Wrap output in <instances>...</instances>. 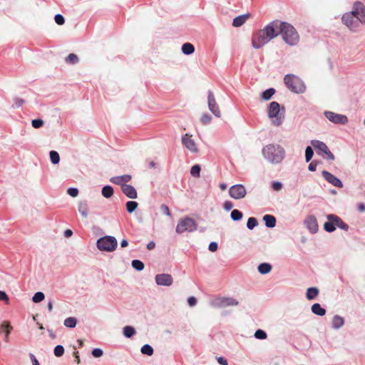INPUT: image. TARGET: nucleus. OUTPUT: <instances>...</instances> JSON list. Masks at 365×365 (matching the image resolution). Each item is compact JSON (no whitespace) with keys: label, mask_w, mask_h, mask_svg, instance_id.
Masks as SVG:
<instances>
[{"label":"nucleus","mask_w":365,"mask_h":365,"mask_svg":"<svg viewBox=\"0 0 365 365\" xmlns=\"http://www.w3.org/2000/svg\"><path fill=\"white\" fill-rule=\"evenodd\" d=\"M207 103H208V106H209L210 111H212V113H214V115L215 116H218V118H219V116L221 115V110H220V109L218 106V104L216 101L215 94H213V93H212V91L208 92Z\"/></svg>","instance_id":"nucleus-12"},{"label":"nucleus","mask_w":365,"mask_h":365,"mask_svg":"<svg viewBox=\"0 0 365 365\" xmlns=\"http://www.w3.org/2000/svg\"><path fill=\"white\" fill-rule=\"evenodd\" d=\"M113 187H112L111 185H105L103 187L102 195L106 197V198H109V197L113 196Z\"/></svg>","instance_id":"nucleus-31"},{"label":"nucleus","mask_w":365,"mask_h":365,"mask_svg":"<svg viewBox=\"0 0 365 365\" xmlns=\"http://www.w3.org/2000/svg\"><path fill=\"white\" fill-rule=\"evenodd\" d=\"M217 361L220 364H222V365H227V361L226 359H225V357H222V356H220L217 358Z\"/></svg>","instance_id":"nucleus-60"},{"label":"nucleus","mask_w":365,"mask_h":365,"mask_svg":"<svg viewBox=\"0 0 365 365\" xmlns=\"http://www.w3.org/2000/svg\"><path fill=\"white\" fill-rule=\"evenodd\" d=\"M218 249V245L216 243V242H211L210 244H209V250L214 252V251L217 250Z\"/></svg>","instance_id":"nucleus-56"},{"label":"nucleus","mask_w":365,"mask_h":365,"mask_svg":"<svg viewBox=\"0 0 365 365\" xmlns=\"http://www.w3.org/2000/svg\"><path fill=\"white\" fill-rule=\"evenodd\" d=\"M65 349L61 345L56 346L54 348V354L57 357H61V356L63 355Z\"/></svg>","instance_id":"nucleus-45"},{"label":"nucleus","mask_w":365,"mask_h":365,"mask_svg":"<svg viewBox=\"0 0 365 365\" xmlns=\"http://www.w3.org/2000/svg\"><path fill=\"white\" fill-rule=\"evenodd\" d=\"M45 299V295L42 292H36L32 297V300L35 302V303H38V302H41Z\"/></svg>","instance_id":"nucleus-40"},{"label":"nucleus","mask_w":365,"mask_h":365,"mask_svg":"<svg viewBox=\"0 0 365 365\" xmlns=\"http://www.w3.org/2000/svg\"><path fill=\"white\" fill-rule=\"evenodd\" d=\"M67 193L70 195V196L76 197L78 196L79 192L78 189H76V187H69L67 190Z\"/></svg>","instance_id":"nucleus-50"},{"label":"nucleus","mask_w":365,"mask_h":365,"mask_svg":"<svg viewBox=\"0 0 365 365\" xmlns=\"http://www.w3.org/2000/svg\"><path fill=\"white\" fill-rule=\"evenodd\" d=\"M123 192L129 198H137L138 193L135 187L131 185H123Z\"/></svg>","instance_id":"nucleus-18"},{"label":"nucleus","mask_w":365,"mask_h":365,"mask_svg":"<svg viewBox=\"0 0 365 365\" xmlns=\"http://www.w3.org/2000/svg\"><path fill=\"white\" fill-rule=\"evenodd\" d=\"M155 282L158 285L170 286L173 282V278L169 274H158L155 276Z\"/></svg>","instance_id":"nucleus-13"},{"label":"nucleus","mask_w":365,"mask_h":365,"mask_svg":"<svg viewBox=\"0 0 365 365\" xmlns=\"http://www.w3.org/2000/svg\"><path fill=\"white\" fill-rule=\"evenodd\" d=\"M243 216V214L241 212V211L237 210V209H235L231 212V218H232L233 220H240Z\"/></svg>","instance_id":"nucleus-42"},{"label":"nucleus","mask_w":365,"mask_h":365,"mask_svg":"<svg viewBox=\"0 0 365 365\" xmlns=\"http://www.w3.org/2000/svg\"><path fill=\"white\" fill-rule=\"evenodd\" d=\"M197 225L194 218L184 217L180 218L177 224L175 231L177 233H183L185 231L192 232L197 230Z\"/></svg>","instance_id":"nucleus-7"},{"label":"nucleus","mask_w":365,"mask_h":365,"mask_svg":"<svg viewBox=\"0 0 365 365\" xmlns=\"http://www.w3.org/2000/svg\"><path fill=\"white\" fill-rule=\"evenodd\" d=\"M0 301H5L6 303H9V298L4 291H0Z\"/></svg>","instance_id":"nucleus-53"},{"label":"nucleus","mask_w":365,"mask_h":365,"mask_svg":"<svg viewBox=\"0 0 365 365\" xmlns=\"http://www.w3.org/2000/svg\"><path fill=\"white\" fill-rule=\"evenodd\" d=\"M44 124L43 120L41 119H34L31 121V125L34 128H40Z\"/></svg>","instance_id":"nucleus-46"},{"label":"nucleus","mask_w":365,"mask_h":365,"mask_svg":"<svg viewBox=\"0 0 365 365\" xmlns=\"http://www.w3.org/2000/svg\"><path fill=\"white\" fill-rule=\"evenodd\" d=\"M78 209L79 213H81L83 217H87L88 215V205L87 202H80L78 205Z\"/></svg>","instance_id":"nucleus-23"},{"label":"nucleus","mask_w":365,"mask_h":365,"mask_svg":"<svg viewBox=\"0 0 365 365\" xmlns=\"http://www.w3.org/2000/svg\"><path fill=\"white\" fill-rule=\"evenodd\" d=\"M255 337L257 338L258 339H265L267 338V333L264 332L263 330H257L255 334Z\"/></svg>","instance_id":"nucleus-47"},{"label":"nucleus","mask_w":365,"mask_h":365,"mask_svg":"<svg viewBox=\"0 0 365 365\" xmlns=\"http://www.w3.org/2000/svg\"><path fill=\"white\" fill-rule=\"evenodd\" d=\"M153 351H154V349H153V346H151L150 345H143L141 347V352L143 354H145L146 355L151 356V355H153Z\"/></svg>","instance_id":"nucleus-39"},{"label":"nucleus","mask_w":365,"mask_h":365,"mask_svg":"<svg viewBox=\"0 0 365 365\" xmlns=\"http://www.w3.org/2000/svg\"><path fill=\"white\" fill-rule=\"evenodd\" d=\"M322 176L327 181L329 182V183L332 184V185L336 186V187H342L343 182L340 179L337 178V177L333 175L331 173L328 171H323L322 173Z\"/></svg>","instance_id":"nucleus-15"},{"label":"nucleus","mask_w":365,"mask_h":365,"mask_svg":"<svg viewBox=\"0 0 365 365\" xmlns=\"http://www.w3.org/2000/svg\"><path fill=\"white\" fill-rule=\"evenodd\" d=\"M103 354V351L102 349L96 348L93 349L92 351V355H93L94 357H101Z\"/></svg>","instance_id":"nucleus-51"},{"label":"nucleus","mask_w":365,"mask_h":365,"mask_svg":"<svg viewBox=\"0 0 365 365\" xmlns=\"http://www.w3.org/2000/svg\"><path fill=\"white\" fill-rule=\"evenodd\" d=\"M123 332L124 336L128 338L132 337V336H133L134 334H135V331L133 327L131 326L124 327Z\"/></svg>","instance_id":"nucleus-32"},{"label":"nucleus","mask_w":365,"mask_h":365,"mask_svg":"<svg viewBox=\"0 0 365 365\" xmlns=\"http://www.w3.org/2000/svg\"><path fill=\"white\" fill-rule=\"evenodd\" d=\"M77 319L75 317L66 318L64 325L67 327H75L76 325Z\"/></svg>","instance_id":"nucleus-36"},{"label":"nucleus","mask_w":365,"mask_h":365,"mask_svg":"<svg viewBox=\"0 0 365 365\" xmlns=\"http://www.w3.org/2000/svg\"><path fill=\"white\" fill-rule=\"evenodd\" d=\"M319 294V291L317 287H309L306 291V297L308 300H313V299L317 298Z\"/></svg>","instance_id":"nucleus-21"},{"label":"nucleus","mask_w":365,"mask_h":365,"mask_svg":"<svg viewBox=\"0 0 365 365\" xmlns=\"http://www.w3.org/2000/svg\"><path fill=\"white\" fill-rule=\"evenodd\" d=\"M247 194V190L243 185H234L229 189V195L234 199L245 198Z\"/></svg>","instance_id":"nucleus-10"},{"label":"nucleus","mask_w":365,"mask_h":365,"mask_svg":"<svg viewBox=\"0 0 365 365\" xmlns=\"http://www.w3.org/2000/svg\"><path fill=\"white\" fill-rule=\"evenodd\" d=\"M131 264L136 270H143L144 269V263L140 261V259H133Z\"/></svg>","instance_id":"nucleus-38"},{"label":"nucleus","mask_w":365,"mask_h":365,"mask_svg":"<svg viewBox=\"0 0 365 365\" xmlns=\"http://www.w3.org/2000/svg\"><path fill=\"white\" fill-rule=\"evenodd\" d=\"M257 223H258V221H257V218L249 217L247 219V226L248 229H254V227H256Z\"/></svg>","instance_id":"nucleus-43"},{"label":"nucleus","mask_w":365,"mask_h":365,"mask_svg":"<svg viewBox=\"0 0 365 365\" xmlns=\"http://www.w3.org/2000/svg\"><path fill=\"white\" fill-rule=\"evenodd\" d=\"M154 247H155V243L154 242H149V243L147 245V248L149 249V250H151V249H153Z\"/></svg>","instance_id":"nucleus-63"},{"label":"nucleus","mask_w":365,"mask_h":365,"mask_svg":"<svg viewBox=\"0 0 365 365\" xmlns=\"http://www.w3.org/2000/svg\"><path fill=\"white\" fill-rule=\"evenodd\" d=\"M73 234V231L71 230V229H66L65 232H64V236L66 237H70V236H71Z\"/></svg>","instance_id":"nucleus-62"},{"label":"nucleus","mask_w":365,"mask_h":365,"mask_svg":"<svg viewBox=\"0 0 365 365\" xmlns=\"http://www.w3.org/2000/svg\"><path fill=\"white\" fill-rule=\"evenodd\" d=\"M311 143L312 146L317 150L319 155H322L323 158H326L329 160L335 159L334 155L329 150L324 142L319 141V140H312Z\"/></svg>","instance_id":"nucleus-9"},{"label":"nucleus","mask_w":365,"mask_h":365,"mask_svg":"<svg viewBox=\"0 0 365 365\" xmlns=\"http://www.w3.org/2000/svg\"><path fill=\"white\" fill-rule=\"evenodd\" d=\"M304 224L312 233H316L318 230V222L314 215H309L304 220Z\"/></svg>","instance_id":"nucleus-16"},{"label":"nucleus","mask_w":365,"mask_h":365,"mask_svg":"<svg viewBox=\"0 0 365 365\" xmlns=\"http://www.w3.org/2000/svg\"><path fill=\"white\" fill-rule=\"evenodd\" d=\"M29 356L31 357V360L33 365H40L38 359H36L34 354H32V353H31Z\"/></svg>","instance_id":"nucleus-57"},{"label":"nucleus","mask_w":365,"mask_h":365,"mask_svg":"<svg viewBox=\"0 0 365 365\" xmlns=\"http://www.w3.org/2000/svg\"><path fill=\"white\" fill-rule=\"evenodd\" d=\"M187 302L190 306H194L197 304V299L195 297H189L187 299Z\"/></svg>","instance_id":"nucleus-58"},{"label":"nucleus","mask_w":365,"mask_h":365,"mask_svg":"<svg viewBox=\"0 0 365 365\" xmlns=\"http://www.w3.org/2000/svg\"><path fill=\"white\" fill-rule=\"evenodd\" d=\"M275 22H277L276 29L282 35V38L286 43L289 45L298 43L299 35L292 24H288V22L280 21V20H275Z\"/></svg>","instance_id":"nucleus-3"},{"label":"nucleus","mask_w":365,"mask_h":365,"mask_svg":"<svg viewBox=\"0 0 365 365\" xmlns=\"http://www.w3.org/2000/svg\"><path fill=\"white\" fill-rule=\"evenodd\" d=\"M325 116L335 124H346L348 122V118L345 115L334 113V111H324Z\"/></svg>","instance_id":"nucleus-11"},{"label":"nucleus","mask_w":365,"mask_h":365,"mask_svg":"<svg viewBox=\"0 0 365 365\" xmlns=\"http://www.w3.org/2000/svg\"><path fill=\"white\" fill-rule=\"evenodd\" d=\"M181 48L182 53H186L187 55H190V53H192L195 51V47L193 44L190 43H185L182 44Z\"/></svg>","instance_id":"nucleus-30"},{"label":"nucleus","mask_w":365,"mask_h":365,"mask_svg":"<svg viewBox=\"0 0 365 365\" xmlns=\"http://www.w3.org/2000/svg\"><path fill=\"white\" fill-rule=\"evenodd\" d=\"M201 170V167L199 165H193L190 169V173L192 176L200 177V173Z\"/></svg>","instance_id":"nucleus-44"},{"label":"nucleus","mask_w":365,"mask_h":365,"mask_svg":"<svg viewBox=\"0 0 365 365\" xmlns=\"http://www.w3.org/2000/svg\"><path fill=\"white\" fill-rule=\"evenodd\" d=\"M344 24L351 31H355L359 23L365 24V6L362 2L354 3L352 10L343 14L341 17Z\"/></svg>","instance_id":"nucleus-1"},{"label":"nucleus","mask_w":365,"mask_h":365,"mask_svg":"<svg viewBox=\"0 0 365 365\" xmlns=\"http://www.w3.org/2000/svg\"><path fill=\"white\" fill-rule=\"evenodd\" d=\"M200 120L202 124H208V123L211 122L212 117L210 115H207V113H205V115H202Z\"/></svg>","instance_id":"nucleus-49"},{"label":"nucleus","mask_w":365,"mask_h":365,"mask_svg":"<svg viewBox=\"0 0 365 365\" xmlns=\"http://www.w3.org/2000/svg\"><path fill=\"white\" fill-rule=\"evenodd\" d=\"M249 18V15H240L237 17L234 18L232 21L233 26H241V25L244 24L246 22L247 19Z\"/></svg>","instance_id":"nucleus-22"},{"label":"nucleus","mask_w":365,"mask_h":365,"mask_svg":"<svg viewBox=\"0 0 365 365\" xmlns=\"http://www.w3.org/2000/svg\"><path fill=\"white\" fill-rule=\"evenodd\" d=\"M50 159L52 163L58 164L60 162V155L56 150H51L50 152Z\"/></svg>","instance_id":"nucleus-35"},{"label":"nucleus","mask_w":365,"mask_h":365,"mask_svg":"<svg viewBox=\"0 0 365 365\" xmlns=\"http://www.w3.org/2000/svg\"><path fill=\"white\" fill-rule=\"evenodd\" d=\"M264 157L271 163H280L285 158L286 152L280 144H267L262 150Z\"/></svg>","instance_id":"nucleus-4"},{"label":"nucleus","mask_w":365,"mask_h":365,"mask_svg":"<svg viewBox=\"0 0 365 365\" xmlns=\"http://www.w3.org/2000/svg\"><path fill=\"white\" fill-rule=\"evenodd\" d=\"M182 143L192 153H197V151H198L197 146H196L195 140L192 138V135L188 134L182 135Z\"/></svg>","instance_id":"nucleus-14"},{"label":"nucleus","mask_w":365,"mask_h":365,"mask_svg":"<svg viewBox=\"0 0 365 365\" xmlns=\"http://www.w3.org/2000/svg\"><path fill=\"white\" fill-rule=\"evenodd\" d=\"M344 324V319L341 316L336 315L332 319V327L334 329H339Z\"/></svg>","instance_id":"nucleus-24"},{"label":"nucleus","mask_w":365,"mask_h":365,"mask_svg":"<svg viewBox=\"0 0 365 365\" xmlns=\"http://www.w3.org/2000/svg\"><path fill=\"white\" fill-rule=\"evenodd\" d=\"M160 210L163 214L170 216V210L167 205L163 204L160 206Z\"/></svg>","instance_id":"nucleus-52"},{"label":"nucleus","mask_w":365,"mask_h":365,"mask_svg":"<svg viewBox=\"0 0 365 365\" xmlns=\"http://www.w3.org/2000/svg\"><path fill=\"white\" fill-rule=\"evenodd\" d=\"M11 329H12V327L10 326L9 322H3V324L0 327V333H1V331H4V330L6 331V336H5L6 341H8V340H9Z\"/></svg>","instance_id":"nucleus-29"},{"label":"nucleus","mask_w":365,"mask_h":365,"mask_svg":"<svg viewBox=\"0 0 365 365\" xmlns=\"http://www.w3.org/2000/svg\"><path fill=\"white\" fill-rule=\"evenodd\" d=\"M267 115L276 126L282 124L284 114L280 111V106L277 102H271L267 109Z\"/></svg>","instance_id":"nucleus-6"},{"label":"nucleus","mask_w":365,"mask_h":365,"mask_svg":"<svg viewBox=\"0 0 365 365\" xmlns=\"http://www.w3.org/2000/svg\"><path fill=\"white\" fill-rule=\"evenodd\" d=\"M312 312L318 316H324L326 314V309L319 304H314L312 305Z\"/></svg>","instance_id":"nucleus-26"},{"label":"nucleus","mask_w":365,"mask_h":365,"mask_svg":"<svg viewBox=\"0 0 365 365\" xmlns=\"http://www.w3.org/2000/svg\"><path fill=\"white\" fill-rule=\"evenodd\" d=\"M263 220L267 227H273L276 225V217H273V215H270V214H266L263 217Z\"/></svg>","instance_id":"nucleus-25"},{"label":"nucleus","mask_w":365,"mask_h":365,"mask_svg":"<svg viewBox=\"0 0 365 365\" xmlns=\"http://www.w3.org/2000/svg\"><path fill=\"white\" fill-rule=\"evenodd\" d=\"M276 90L274 88H269L264 90L263 93H262V98L265 99L266 101H268V99L272 98L274 93H275Z\"/></svg>","instance_id":"nucleus-33"},{"label":"nucleus","mask_w":365,"mask_h":365,"mask_svg":"<svg viewBox=\"0 0 365 365\" xmlns=\"http://www.w3.org/2000/svg\"><path fill=\"white\" fill-rule=\"evenodd\" d=\"M66 61L68 63H77L78 62V56L74 53H70L66 58Z\"/></svg>","instance_id":"nucleus-37"},{"label":"nucleus","mask_w":365,"mask_h":365,"mask_svg":"<svg viewBox=\"0 0 365 365\" xmlns=\"http://www.w3.org/2000/svg\"><path fill=\"white\" fill-rule=\"evenodd\" d=\"M317 166V163H315V161H312L311 163L309 165V170H312V172H314V170H316Z\"/></svg>","instance_id":"nucleus-59"},{"label":"nucleus","mask_w":365,"mask_h":365,"mask_svg":"<svg viewBox=\"0 0 365 365\" xmlns=\"http://www.w3.org/2000/svg\"><path fill=\"white\" fill-rule=\"evenodd\" d=\"M117 246V240L115 237H111V235L101 237L97 241V247L100 250L113 251L116 249Z\"/></svg>","instance_id":"nucleus-8"},{"label":"nucleus","mask_w":365,"mask_h":365,"mask_svg":"<svg viewBox=\"0 0 365 365\" xmlns=\"http://www.w3.org/2000/svg\"><path fill=\"white\" fill-rule=\"evenodd\" d=\"M131 179V175H129V174H125L124 175L121 176L111 177L110 181L113 183L118 184V185H121V190H123V186L126 185L127 182L130 181Z\"/></svg>","instance_id":"nucleus-17"},{"label":"nucleus","mask_w":365,"mask_h":365,"mask_svg":"<svg viewBox=\"0 0 365 365\" xmlns=\"http://www.w3.org/2000/svg\"><path fill=\"white\" fill-rule=\"evenodd\" d=\"M55 21L58 25H62L63 23H65V19L63 16L61 15V14H57V15L54 17Z\"/></svg>","instance_id":"nucleus-48"},{"label":"nucleus","mask_w":365,"mask_h":365,"mask_svg":"<svg viewBox=\"0 0 365 365\" xmlns=\"http://www.w3.org/2000/svg\"><path fill=\"white\" fill-rule=\"evenodd\" d=\"M14 101H15L16 106H17L18 107H19V106L23 105V103L24 102V101L22 100V98H15Z\"/></svg>","instance_id":"nucleus-61"},{"label":"nucleus","mask_w":365,"mask_h":365,"mask_svg":"<svg viewBox=\"0 0 365 365\" xmlns=\"http://www.w3.org/2000/svg\"><path fill=\"white\" fill-rule=\"evenodd\" d=\"M332 216H334V214H329L328 217V222H324V230L328 232H332L336 230L335 222L334 221Z\"/></svg>","instance_id":"nucleus-19"},{"label":"nucleus","mask_w":365,"mask_h":365,"mask_svg":"<svg viewBox=\"0 0 365 365\" xmlns=\"http://www.w3.org/2000/svg\"><path fill=\"white\" fill-rule=\"evenodd\" d=\"M272 187L275 190H280L282 188V184L279 181H274L272 182Z\"/></svg>","instance_id":"nucleus-54"},{"label":"nucleus","mask_w":365,"mask_h":365,"mask_svg":"<svg viewBox=\"0 0 365 365\" xmlns=\"http://www.w3.org/2000/svg\"><path fill=\"white\" fill-rule=\"evenodd\" d=\"M314 155V150L311 146H307L305 150V160L307 162L310 161Z\"/></svg>","instance_id":"nucleus-41"},{"label":"nucleus","mask_w":365,"mask_h":365,"mask_svg":"<svg viewBox=\"0 0 365 365\" xmlns=\"http://www.w3.org/2000/svg\"><path fill=\"white\" fill-rule=\"evenodd\" d=\"M272 268V266L269 263H261L259 264L257 269L262 274H266V273L270 272Z\"/></svg>","instance_id":"nucleus-27"},{"label":"nucleus","mask_w":365,"mask_h":365,"mask_svg":"<svg viewBox=\"0 0 365 365\" xmlns=\"http://www.w3.org/2000/svg\"><path fill=\"white\" fill-rule=\"evenodd\" d=\"M218 304L222 306H230V305H237L239 302L237 300L234 299V298L227 297V298H218Z\"/></svg>","instance_id":"nucleus-20"},{"label":"nucleus","mask_w":365,"mask_h":365,"mask_svg":"<svg viewBox=\"0 0 365 365\" xmlns=\"http://www.w3.org/2000/svg\"><path fill=\"white\" fill-rule=\"evenodd\" d=\"M126 210L128 212V213H132V212L135 211V209H137L138 204L137 202H133V200H130L129 202H127L125 204Z\"/></svg>","instance_id":"nucleus-34"},{"label":"nucleus","mask_w":365,"mask_h":365,"mask_svg":"<svg viewBox=\"0 0 365 365\" xmlns=\"http://www.w3.org/2000/svg\"><path fill=\"white\" fill-rule=\"evenodd\" d=\"M233 207V202H230V200H227L224 202V209L227 210V211H230Z\"/></svg>","instance_id":"nucleus-55"},{"label":"nucleus","mask_w":365,"mask_h":365,"mask_svg":"<svg viewBox=\"0 0 365 365\" xmlns=\"http://www.w3.org/2000/svg\"><path fill=\"white\" fill-rule=\"evenodd\" d=\"M284 81L288 89L295 93H302L306 90V86L303 81L294 74H287L284 78Z\"/></svg>","instance_id":"nucleus-5"},{"label":"nucleus","mask_w":365,"mask_h":365,"mask_svg":"<svg viewBox=\"0 0 365 365\" xmlns=\"http://www.w3.org/2000/svg\"><path fill=\"white\" fill-rule=\"evenodd\" d=\"M276 20L269 22L261 30L257 31L252 37V44L254 48H259L268 43L270 40L277 37L279 31L276 30Z\"/></svg>","instance_id":"nucleus-2"},{"label":"nucleus","mask_w":365,"mask_h":365,"mask_svg":"<svg viewBox=\"0 0 365 365\" xmlns=\"http://www.w3.org/2000/svg\"><path fill=\"white\" fill-rule=\"evenodd\" d=\"M74 354H75V358H76V361L77 364H80L81 362V359H80V357L78 356V351H76V352H74Z\"/></svg>","instance_id":"nucleus-64"},{"label":"nucleus","mask_w":365,"mask_h":365,"mask_svg":"<svg viewBox=\"0 0 365 365\" xmlns=\"http://www.w3.org/2000/svg\"><path fill=\"white\" fill-rule=\"evenodd\" d=\"M331 218H332L334 222H335V227H341V229L348 230L349 225H347V224H346V222H343L341 218L337 217V215H335L334 217H331Z\"/></svg>","instance_id":"nucleus-28"}]
</instances>
